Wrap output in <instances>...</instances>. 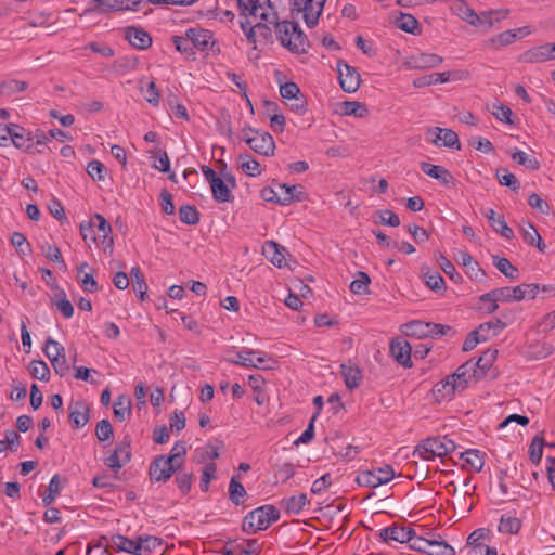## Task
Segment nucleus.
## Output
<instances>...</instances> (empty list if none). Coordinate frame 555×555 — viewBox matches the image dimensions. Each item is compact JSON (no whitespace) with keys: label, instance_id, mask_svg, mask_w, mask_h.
Returning a JSON list of instances; mask_svg holds the SVG:
<instances>
[{"label":"nucleus","instance_id":"nucleus-30","mask_svg":"<svg viewBox=\"0 0 555 555\" xmlns=\"http://www.w3.org/2000/svg\"><path fill=\"white\" fill-rule=\"evenodd\" d=\"M127 8V0H93L90 2L88 12L96 11L107 13L112 11H120Z\"/></svg>","mask_w":555,"mask_h":555},{"label":"nucleus","instance_id":"nucleus-53","mask_svg":"<svg viewBox=\"0 0 555 555\" xmlns=\"http://www.w3.org/2000/svg\"><path fill=\"white\" fill-rule=\"evenodd\" d=\"M344 114L347 116L364 117L369 111L366 106L357 101H346L343 103Z\"/></svg>","mask_w":555,"mask_h":555},{"label":"nucleus","instance_id":"nucleus-45","mask_svg":"<svg viewBox=\"0 0 555 555\" xmlns=\"http://www.w3.org/2000/svg\"><path fill=\"white\" fill-rule=\"evenodd\" d=\"M247 495V492L244 486L236 480V477L233 476L230 480L229 485V496L232 503L235 505H240L243 503V499Z\"/></svg>","mask_w":555,"mask_h":555},{"label":"nucleus","instance_id":"nucleus-54","mask_svg":"<svg viewBox=\"0 0 555 555\" xmlns=\"http://www.w3.org/2000/svg\"><path fill=\"white\" fill-rule=\"evenodd\" d=\"M185 454H186V447H185L184 442L178 441L173 444V447L170 451V454L166 457L170 459L171 460L170 462L172 464H175V466L180 469L184 462Z\"/></svg>","mask_w":555,"mask_h":555},{"label":"nucleus","instance_id":"nucleus-39","mask_svg":"<svg viewBox=\"0 0 555 555\" xmlns=\"http://www.w3.org/2000/svg\"><path fill=\"white\" fill-rule=\"evenodd\" d=\"M130 275L133 282V291L139 294L140 299L145 300L147 284L144 280V275L139 267H132Z\"/></svg>","mask_w":555,"mask_h":555},{"label":"nucleus","instance_id":"nucleus-28","mask_svg":"<svg viewBox=\"0 0 555 555\" xmlns=\"http://www.w3.org/2000/svg\"><path fill=\"white\" fill-rule=\"evenodd\" d=\"M308 502L307 495L305 493H300L298 495L284 498L280 504L286 514L298 515Z\"/></svg>","mask_w":555,"mask_h":555},{"label":"nucleus","instance_id":"nucleus-40","mask_svg":"<svg viewBox=\"0 0 555 555\" xmlns=\"http://www.w3.org/2000/svg\"><path fill=\"white\" fill-rule=\"evenodd\" d=\"M131 414V400L127 396H119L114 403V416L122 422Z\"/></svg>","mask_w":555,"mask_h":555},{"label":"nucleus","instance_id":"nucleus-36","mask_svg":"<svg viewBox=\"0 0 555 555\" xmlns=\"http://www.w3.org/2000/svg\"><path fill=\"white\" fill-rule=\"evenodd\" d=\"M278 189L280 191V196L276 198L268 197L269 202H275L281 205H288L293 201H299L300 198L295 194L297 186L296 185H287V184H279Z\"/></svg>","mask_w":555,"mask_h":555},{"label":"nucleus","instance_id":"nucleus-41","mask_svg":"<svg viewBox=\"0 0 555 555\" xmlns=\"http://www.w3.org/2000/svg\"><path fill=\"white\" fill-rule=\"evenodd\" d=\"M545 446L543 434L537 435L533 437L531 444L529 447V457L530 461L538 465L540 464L543 456V447Z\"/></svg>","mask_w":555,"mask_h":555},{"label":"nucleus","instance_id":"nucleus-18","mask_svg":"<svg viewBox=\"0 0 555 555\" xmlns=\"http://www.w3.org/2000/svg\"><path fill=\"white\" fill-rule=\"evenodd\" d=\"M125 38L138 50H146L152 44L151 35L141 27L129 26L125 28Z\"/></svg>","mask_w":555,"mask_h":555},{"label":"nucleus","instance_id":"nucleus-27","mask_svg":"<svg viewBox=\"0 0 555 555\" xmlns=\"http://www.w3.org/2000/svg\"><path fill=\"white\" fill-rule=\"evenodd\" d=\"M520 60L525 63H543L553 60V55L545 43L525 51L520 55Z\"/></svg>","mask_w":555,"mask_h":555},{"label":"nucleus","instance_id":"nucleus-31","mask_svg":"<svg viewBox=\"0 0 555 555\" xmlns=\"http://www.w3.org/2000/svg\"><path fill=\"white\" fill-rule=\"evenodd\" d=\"M461 459L464 461V465L469 466L476 473L481 472L485 466V453L476 449L462 452Z\"/></svg>","mask_w":555,"mask_h":555},{"label":"nucleus","instance_id":"nucleus-57","mask_svg":"<svg viewBox=\"0 0 555 555\" xmlns=\"http://www.w3.org/2000/svg\"><path fill=\"white\" fill-rule=\"evenodd\" d=\"M80 234L82 240L87 243L88 241L99 243V237L96 235L94 217H92L89 221H85L80 224Z\"/></svg>","mask_w":555,"mask_h":555},{"label":"nucleus","instance_id":"nucleus-47","mask_svg":"<svg viewBox=\"0 0 555 555\" xmlns=\"http://www.w3.org/2000/svg\"><path fill=\"white\" fill-rule=\"evenodd\" d=\"M181 222L188 225H195L199 222V212L195 206L182 205L179 209Z\"/></svg>","mask_w":555,"mask_h":555},{"label":"nucleus","instance_id":"nucleus-55","mask_svg":"<svg viewBox=\"0 0 555 555\" xmlns=\"http://www.w3.org/2000/svg\"><path fill=\"white\" fill-rule=\"evenodd\" d=\"M60 491H61L60 476L54 475L48 485L47 494H44L42 496L43 504L50 505L55 500V498L57 496Z\"/></svg>","mask_w":555,"mask_h":555},{"label":"nucleus","instance_id":"nucleus-59","mask_svg":"<svg viewBox=\"0 0 555 555\" xmlns=\"http://www.w3.org/2000/svg\"><path fill=\"white\" fill-rule=\"evenodd\" d=\"M88 175L96 181H104L106 176V167L99 160H90L87 165Z\"/></svg>","mask_w":555,"mask_h":555},{"label":"nucleus","instance_id":"nucleus-9","mask_svg":"<svg viewBox=\"0 0 555 555\" xmlns=\"http://www.w3.org/2000/svg\"><path fill=\"white\" fill-rule=\"evenodd\" d=\"M170 459H167L165 455L156 456L149 469L150 478L156 482H166L172 476V474L179 468L175 466L170 462Z\"/></svg>","mask_w":555,"mask_h":555},{"label":"nucleus","instance_id":"nucleus-32","mask_svg":"<svg viewBox=\"0 0 555 555\" xmlns=\"http://www.w3.org/2000/svg\"><path fill=\"white\" fill-rule=\"evenodd\" d=\"M487 296L500 299L502 302L519 301L521 300V292L517 286L515 287H500L487 293Z\"/></svg>","mask_w":555,"mask_h":555},{"label":"nucleus","instance_id":"nucleus-56","mask_svg":"<svg viewBox=\"0 0 555 555\" xmlns=\"http://www.w3.org/2000/svg\"><path fill=\"white\" fill-rule=\"evenodd\" d=\"M260 5L261 9H259L258 14L254 16L267 23L275 24L278 22V14L273 11L270 0L260 1Z\"/></svg>","mask_w":555,"mask_h":555},{"label":"nucleus","instance_id":"nucleus-37","mask_svg":"<svg viewBox=\"0 0 555 555\" xmlns=\"http://www.w3.org/2000/svg\"><path fill=\"white\" fill-rule=\"evenodd\" d=\"M238 162L242 170L249 177H258L262 173V168L259 162L253 158L249 154L238 156Z\"/></svg>","mask_w":555,"mask_h":555},{"label":"nucleus","instance_id":"nucleus-46","mask_svg":"<svg viewBox=\"0 0 555 555\" xmlns=\"http://www.w3.org/2000/svg\"><path fill=\"white\" fill-rule=\"evenodd\" d=\"M459 387V385L452 383L451 375H449L444 380L436 384L435 392L440 395L442 398H452L456 392H461Z\"/></svg>","mask_w":555,"mask_h":555},{"label":"nucleus","instance_id":"nucleus-63","mask_svg":"<svg viewBox=\"0 0 555 555\" xmlns=\"http://www.w3.org/2000/svg\"><path fill=\"white\" fill-rule=\"evenodd\" d=\"M41 250L47 259H49L52 262L60 263L64 269H66V263L57 246L52 244H46L41 246Z\"/></svg>","mask_w":555,"mask_h":555},{"label":"nucleus","instance_id":"nucleus-6","mask_svg":"<svg viewBox=\"0 0 555 555\" xmlns=\"http://www.w3.org/2000/svg\"><path fill=\"white\" fill-rule=\"evenodd\" d=\"M395 477V470L390 465H384L372 470L363 472L357 477L360 486L376 488L389 482Z\"/></svg>","mask_w":555,"mask_h":555},{"label":"nucleus","instance_id":"nucleus-64","mask_svg":"<svg viewBox=\"0 0 555 555\" xmlns=\"http://www.w3.org/2000/svg\"><path fill=\"white\" fill-rule=\"evenodd\" d=\"M172 42H173L176 49L179 52H181L182 54H184L186 57H194V55H195L194 47L191 43V41H189L186 36L185 37L173 36Z\"/></svg>","mask_w":555,"mask_h":555},{"label":"nucleus","instance_id":"nucleus-35","mask_svg":"<svg viewBox=\"0 0 555 555\" xmlns=\"http://www.w3.org/2000/svg\"><path fill=\"white\" fill-rule=\"evenodd\" d=\"M498 529L504 534H517L521 529V520L515 516L504 514L500 519Z\"/></svg>","mask_w":555,"mask_h":555},{"label":"nucleus","instance_id":"nucleus-15","mask_svg":"<svg viewBox=\"0 0 555 555\" xmlns=\"http://www.w3.org/2000/svg\"><path fill=\"white\" fill-rule=\"evenodd\" d=\"M389 351L392 358L401 364L403 367H411L412 361H411V351L412 348L410 344L399 337L396 339H392L389 346Z\"/></svg>","mask_w":555,"mask_h":555},{"label":"nucleus","instance_id":"nucleus-50","mask_svg":"<svg viewBox=\"0 0 555 555\" xmlns=\"http://www.w3.org/2000/svg\"><path fill=\"white\" fill-rule=\"evenodd\" d=\"M195 461L197 463H205L208 460H216L219 457V447L214 446L211 443L206 444L205 447L196 449Z\"/></svg>","mask_w":555,"mask_h":555},{"label":"nucleus","instance_id":"nucleus-16","mask_svg":"<svg viewBox=\"0 0 555 555\" xmlns=\"http://www.w3.org/2000/svg\"><path fill=\"white\" fill-rule=\"evenodd\" d=\"M443 57L434 53H417L409 56L406 65L411 69H430L439 66Z\"/></svg>","mask_w":555,"mask_h":555},{"label":"nucleus","instance_id":"nucleus-38","mask_svg":"<svg viewBox=\"0 0 555 555\" xmlns=\"http://www.w3.org/2000/svg\"><path fill=\"white\" fill-rule=\"evenodd\" d=\"M493 264L495 268L511 280H517L519 278V271L514 267L507 258L493 256Z\"/></svg>","mask_w":555,"mask_h":555},{"label":"nucleus","instance_id":"nucleus-44","mask_svg":"<svg viewBox=\"0 0 555 555\" xmlns=\"http://www.w3.org/2000/svg\"><path fill=\"white\" fill-rule=\"evenodd\" d=\"M437 261L441 268V270L444 272L447 276L454 283L459 284L463 281L462 275L456 271L453 263L444 257L442 254H439L437 257Z\"/></svg>","mask_w":555,"mask_h":555},{"label":"nucleus","instance_id":"nucleus-61","mask_svg":"<svg viewBox=\"0 0 555 555\" xmlns=\"http://www.w3.org/2000/svg\"><path fill=\"white\" fill-rule=\"evenodd\" d=\"M496 178L501 185L508 186L513 191H517L520 188V183L515 175L511 173L506 169L498 170Z\"/></svg>","mask_w":555,"mask_h":555},{"label":"nucleus","instance_id":"nucleus-20","mask_svg":"<svg viewBox=\"0 0 555 555\" xmlns=\"http://www.w3.org/2000/svg\"><path fill=\"white\" fill-rule=\"evenodd\" d=\"M528 34H530L528 27L505 30L489 39L488 44L492 47L494 50H499L503 47L514 43L517 40V38L520 37L521 35L525 36Z\"/></svg>","mask_w":555,"mask_h":555},{"label":"nucleus","instance_id":"nucleus-2","mask_svg":"<svg viewBox=\"0 0 555 555\" xmlns=\"http://www.w3.org/2000/svg\"><path fill=\"white\" fill-rule=\"evenodd\" d=\"M280 518V511L273 505H263L249 512L243 522L244 531L256 533L266 530L272 522Z\"/></svg>","mask_w":555,"mask_h":555},{"label":"nucleus","instance_id":"nucleus-4","mask_svg":"<svg viewBox=\"0 0 555 555\" xmlns=\"http://www.w3.org/2000/svg\"><path fill=\"white\" fill-rule=\"evenodd\" d=\"M326 0H291V15L293 18L302 14V18L309 28L314 27L323 12Z\"/></svg>","mask_w":555,"mask_h":555},{"label":"nucleus","instance_id":"nucleus-42","mask_svg":"<svg viewBox=\"0 0 555 555\" xmlns=\"http://www.w3.org/2000/svg\"><path fill=\"white\" fill-rule=\"evenodd\" d=\"M428 555H455V550L442 539H433L429 541Z\"/></svg>","mask_w":555,"mask_h":555},{"label":"nucleus","instance_id":"nucleus-3","mask_svg":"<svg viewBox=\"0 0 555 555\" xmlns=\"http://www.w3.org/2000/svg\"><path fill=\"white\" fill-rule=\"evenodd\" d=\"M456 449L454 441L447 436L430 437L423 440L415 449L414 455L430 461L435 457H442Z\"/></svg>","mask_w":555,"mask_h":555},{"label":"nucleus","instance_id":"nucleus-34","mask_svg":"<svg viewBox=\"0 0 555 555\" xmlns=\"http://www.w3.org/2000/svg\"><path fill=\"white\" fill-rule=\"evenodd\" d=\"M210 188L212 197L218 203H228L233 198L231 190L229 189L225 181L221 178L214 180V182L210 184Z\"/></svg>","mask_w":555,"mask_h":555},{"label":"nucleus","instance_id":"nucleus-24","mask_svg":"<svg viewBox=\"0 0 555 555\" xmlns=\"http://www.w3.org/2000/svg\"><path fill=\"white\" fill-rule=\"evenodd\" d=\"M519 232L522 236V240L528 245L535 246L540 251L545 250L546 246L543 243L541 235L530 222L522 221L519 224Z\"/></svg>","mask_w":555,"mask_h":555},{"label":"nucleus","instance_id":"nucleus-48","mask_svg":"<svg viewBox=\"0 0 555 555\" xmlns=\"http://www.w3.org/2000/svg\"><path fill=\"white\" fill-rule=\"evenodd\" d=\"M498 350H486L477 361H475L476 370L479 372L480 377L491 367L494 359L496 358Z\"/></svg>","mask_w":555,"mask_h":555},{"label":"nucleus","instance_id":"nucleus-23","mask_svg":"<svg viewBox=\"0 0 555 555\" xmlns=\"http://www.w3.org/2000/svg\"><path fill=\"white\" fill-rule=\"evenodd\" d=\"M111 547L117 552L139 555V535L135 539H129L121 534H113L111 537Z\"/></svg>","mask_w":555,"mask_h":555},{"label":"nucleus","instance_id":"nucleus-1","mask_svg":"<svg viewBox=\"0 0 555 555\" xmlns=\"http://www.w3.org/2000/svg\"><path fill=\"white\" fill-rule=\"evenodd\" d=\"M276 38L280 43L293 53H307L309 42L299 25L291 21L276 22L274 24Z\"/></svg>","mask_w":555,"mask_h":555},{"label":"nucleus","instance_id":"nucleus-7","mask_svg":"<svg viewBox=\"0 0 555 555\" xmlns=\"http://www.w3.org/2000/svg\"><path fill=\"white\" fill-rule=\"evenodd\" d=\"M185 36L189 41H191L193 47L202 52L207 54L209 52H212L214 54L219 52V49H217V51L214 50L216 40L214 38L212 31L209 29L192 27L186 29Z\"/></svg>","mask_w":555,"mask_h":555},{"label":"nucleus","instance_id":"nucleus-49","mask_svg":"<svg viewBox=\"0 0 555 555\" xmlns=\"http://www.w3.org/2000/svg\"><path fill=\"white\" fill-rule=\"evenodd\" d=\"M370 283H371L370 276L365 272L359 271L357 279L353 280L350 284V291L353 294H358V295L369 294L370 293V289H369Z\"/></svg>","mask_w":555,"mask_h":555},{"label":"nucleus","instance_id":"nucleus-60","mask_svg":"<svg viewBox=\"0 0 555 555\" xmlns=\"http://www.w3.org/2000/svg\"><path fill=\"white\" fill-rule=\"evenodd\" d=\"M240 9V13L244 17L249 15H257L259 9H261L260 0H236Z\"/></svg>","mask_w":555,"mask_h":555},{"label":"nucleus","instance_id":"nucleus-19","mask_svg":"<svg viewBox=\"0 0 555 555\" xmlns=\"http://www.w3.org/2000/svg\"><path fill=\"white\" fill-rule=\"evenodd\" d=\"M69 422L76 429L83 427L89 421V405L83 400H76L69 403Z\"/></svg>","mask_w":555,"mask_h":555},{"label":"nucleus","instance_id":"nucleus-5","mask_svg":"<svg viewBox=\"0 0 555 555\" xmlns=\"http://www.w3.org/2000/svg\"><path fill=\"white\" fill-rule=\"evenodd\" d=\"M242 133L244 141L255 153L263 156H272L274 154L275 142L270 133L251 127L243 128Z\"/></svg>","mask_w":555,"mask_h":555},{"label":"nucleus","instance_id":"nucleus-52","mask_svg":"<svg viewBox=\"0 0 555 555\" xmlns=\"http://www.w3.org/2000/svg\"><path fill=\"white\" fill-rule=\"evenodd\" d=\"M29 373L34 378L39 380H48L50 369L46 362L41 360H33L29 364Z\"/></svg>","mask_w":555,"mask_h":555},{"label":"nucleus","instance_id":"nucleus-13","mask_svg":"<svg viewBox=\"0 0 555 555\" xmlns=\"http://www.w3.org/2000/svg\"><path fill=\"white\" fill-rule=\"evenodd\" d=\"M93 217L95 222L96 235L99 237V244L102 245L104 253L112 256L114 250L112 227L102 215L95 214Z\"/></svg>","mask_w":555,"mask_h":555},{"label":"nucleus","instance_id":"nucleus-26","mask_svg":"<svg viewBox=\"0 0 555 555\" xmlns=\"http://www.w3.org/2000/svg\"><path fill=\"white\" fill-rule=\"evenodd\" d=\"M340 374L344 378L346 387L349 389L359 387L362 380V373L360 369L351 362L343 363L340 365Z\"/></svg>","mask_w":555,"mask_h":555},{"label":"nucleus","instance_id":"nucleus-58","mask_svg":"<svg viewBox=\"0 0 555 555\" xmlns=\"http://www.w3.org/2000/svg\"><path fill=\"white\" fill-rule=\"evenodd\" d=\"M512 158L529 170H538L540 168V162L535 157L528 156L522 151H516L513 153Z\"/></svg>","mask_w":555,"mask_h":555},{"label":"nucleus","instance_id":"nucleus-17","mask_svg":"<svg viewBox=\"0 0 555 555\" xmlns=\"http://www.w3.org/2000/svg\"><path fill=\"white\" fill-rule=\"evenodd\" d=\"M9 127L14 128L10 131L9 137V140L12 141L14 146L28 153H35V143L31 133L14 124L9 125Z\"/></svg>","mask_w":555,"mask_h":555},{"label":"nucleus","instance_id":"nucleus-25","mask_svg":"<svg viewBox=\"0 0 555 555\" xmlns=\"http://www.w3.org/2000/svg\"><path fill=\"white\" fill-rule=\"evenodd\" d=\"M263 255L274 266L282 268L285 263L286 249L274 241H267L262 247Z\"/></svg>","mask_w":555,"mask_h":555},{"label":"nucleus","instance_id":"nucleus-8","mask_svg":"<svg viewBox=\"0 0 555 555\" xmlns=\"http://www.w3.org/2000/svg\"><path fill=\"white\" fill-rule=\"evenodd\" d=\"M337 72L339 85L345 92L353 93L359 89L361 76L356 67L339 60L337 62Z\"/></svg>","mask_w":555,"mask_h":555},{"label":"nucleus","instance_id":"nucleus-22","mask_svg":"<svg viewBox=\"0 0 555 555\" xmlns=\"http://www.w3.org/2000/svg\"><path fill=\"white\" fill-rule=\"evenodd\" d=\"M421 169L424 173H426L433 179L438 180L441 184L446 186L454 185V178L452 173L442 166L423 162L421 163Z\"/></svg>","mask_w":555,"mask_h":555},{"label":"nucleus","instance_id":"nucleus-43","mask_svg":"<svg viewBox=\"0 0 555 555\" xmlns=\"http://www.w3.org/2000/svg\"><path fill=\"white\" fill-rule=\"evenodd\" d=\"M426 285L434 292H441L446 288L444 280L439 272L422 269Z\"/></svg>","mask_w":555,"mask_h":555},{"label":"nucleus","instance_id":"nucleus-12","mask_svg":"<svg viewBox=\"0 0 555 555\" xmlns=\"http://www.w3.org/2000/svg\"><path fill=\"white\" fill-rule=\"evenodd\" d=\"M479 372L476 370L475 361L468 360L464 364L457 367V370L451 374L452 383L455 385H461L459 389L463 391L472 380L479 379Z\"/></svg>","mask_w":555,"mask_h":555},{"label":"nucleus","instance_id":"nucleus-21","mask_svg":"<svg viewBox=\"0 0 555 555\" xmlns=\"http://www.w3.org/2000/svg\"><path fill=\"white\" fill-rule=\"evenodd\" d=\"M483 216L496 233H500L506 240L514 237V231L507 225L503 215H498L492 208H489L483 211Z\"/></svg>","mask_w":555,"mask_h":555},{"label":"nucleus","instance_id":"nucleus-29","mask_svg":"<svg viewBox=\"0 0 555 555\" xmlns=\"http://www.w3.org/2000/svg\"><path fill=\"white\" fill-rule=\"evenodd\" d=\"M163 543V539L155 535H139V555H152L162 548Z\"/></svg>","mask_w":555,"mask_h":555},{"label":"nucleus","instance_id":"nucleus-10","mask_svg":"<svg viewBox=\"0 0 555 555\" xmlns=\"http://www.w3.org/2000/svg\"><path fill=\"white\" fill-rule=\"evenodd\" d=\"M509 14L508 9H495V10H487L480 13H477L474 21H472V26L479 28L481 31H489L495 24L500 23L504 18H506Z\"/></svg>","mask_w":555,"mask_h":555},{"label":"nucleus","instance_id":"nucleus-33","mask_svg":"<svg viewBox=\"0 0 555 555\" xmlns=\"http://www.w3.org/2000/svg\"><path fill=\"white\" fill-rule=\"evenodd\" d=\"M396 26L409 34H420L421 33V25L418 21L409 13H402L400 12V15L395 21Z\"/></svg>","mask_w":555,"mask_h":555},{"label":"nucleus","instance_id":"nucleus-14","mask_svg":"<svg viewBox=\"0 0 555 555\" xmlns=\"http://www.w3.org/2000/svg\"><path fill=\"white\" fill-rule=\"evenodd\" d=\"M414 530L406 527L389 526L378 532L380 540L389 545L392 543H405L410 541Z\"/></svg>","mask_w":555,"mask_h":555},{"label":"nucleus","instance_id":"nucleus-51","mask_svg":"<svg viewBox=\"0 0 555 555\" xmlns=\"http://www.w3.org/2000/svg\"><path fill=\"white\" fill-rule=\"evenodd\" d=\"M234 353L235 357L228 358V361L245 367L253 366V357L257 354L256 350L246 348L240 351H235Z\"/></svg>","mask_w":555,"mask_h":555},{"label":"nucleus","instance_id":"nucleus-62","mask_svg":"<svg viewBox=\"0 0 555 555\" xmlns=\"http://www.w3.org/2000/svg\"><path fill=\"white\" fill-rule=\"evenodd\" d=\"M406 333L420 338L428 337L429 322L412 321L405 324Z\"/></svg>","mask_w":555,"mask_h":555},{"label":"nucleus","instance_id":"nucleus-11","mask_svg":"<svg viewBox=\"0 0 555 555\" xmlns=\"http://www.w3.org/2000/svg\"><path fill=\"white\" fill-rule=\"evenodd\" d=\"M131 460V447L130 440L126 437L122 441H120L111 455H108L104 463L107 467L112 468L115 472H118L124 465L129 463Z\"/></svg>","mask_w":555,"mask_h":555}]
</instances>
